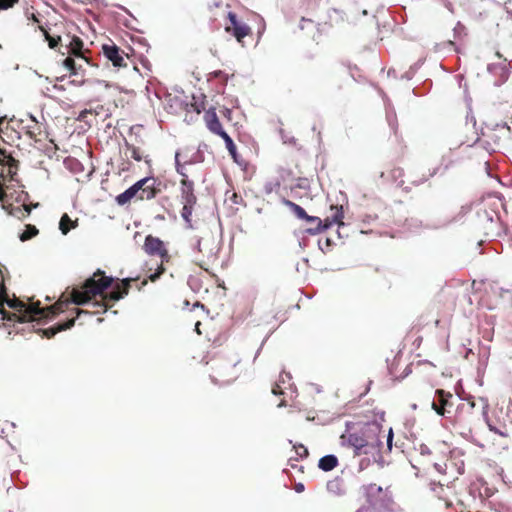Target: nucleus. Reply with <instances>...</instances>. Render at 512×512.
<instances>
[{"label": "nucleus", "instance_id": "obj_1", "mask_svg": "<svg viewBox=\"0 0 512 512\" xmlns=\"http://www.w3.org/2000/svg\"><path fill=\"white\" fill-rule=\"evenodd\" d=\"M136 281H138V278L129 277L113 285L114 279L106 276L104 271L98 269L90 278L85 280L80 288L72 289L71 302L76 305H84L100 296L101 302H95L94 305L103 307V310L107 311L114 302L128 295L132 283Z\"/></svg>", "mask_w": 512, "mask_h": 512}, {"label": "nucleus", "instance_id": "obj_2", "mask_svg": "<svg viewBox=\"0 0 512 512\" xmlns=\"http://www.w3.org/2000/svg\"><path fill=\"white\" fill-rule=\"evenodd\" d=\"M382 427L376 421L364 423L357 431L342 435L348 444L354 448L356 455L368 454L380 449L383 445L381 436Z\"/></svg>", "mask_w": 512, "mask_h": 512}, {"label": "nucleus", "instance_id": "obj_3", "mask_svg": "<svg viewBox=\"0 0 512 512\" xmlns=\"http://www.w3.org/2000/svg\"><path fill=\"white\" fill-rule=\"evenodd\" d=\"M68 301H58L54 305L41 308L40 302L37 301L35 303L26 304L22 300L16 298L8 299L7 305L14 309L18 314L16 317L17 322L25 323L30 321H35L38 319H52L57 314L63 311V307L67 306Z\"/></svg>", "mask_w": 512, "mask_h": 512}, {"label": "nucleus", "instance_id": "obj_4", "mask_svg": "<svg viewBox=\"0 0 512 512\" xmlns=\"http://www.w3.org/2000/svg\"><path fill=\"white\" fill-rule=\"evenodd\" d=\"M161 192L160 182L154 177H145L116 197L119 205L129 203L135 196L139 200H152Z\"/></svg>", "mask_w": 512, "mask_h": 512}, {"label": "nucleus", "instance_id": "obj_5", "mask_svg": "<svg viewBox=\"0 0 512 512\" xmlns=\"http://www.w3.org/2000/svg\"><path fill=\"white\" fill-rule=\"evenodd\" d=\"M143 250L148 255L159 256L161 263L157 266V269L154 273L149 274L148 277L141 282V285L137 286L138 290H141L143 286L147 285L148 280L151 282L157 281L166 270L164 263H168L171 259V256L169 255L164 242L158 237H154L152 235L146 236L143 244Z\"/></svg>", "mask_w": 512, "mask_h": 512}, {"label": "nucleus", "instance_id": "obj_6", "mask_svg": "<svg viewBox=\"0 0 512 512\" xmlns=\"http://www.w3.org/2000/svg\"><path fill=\"white\" fill-rule=\"evenodd\" d=\"M197 248L203 256V259L199 262L201 268H204V264L215 261L220 251L219 242L212 235L201 237L198 240Z\"/></svg>", "mask_w": 512, "mask_h": 512}, {"label": "nucleus", "instance_id": "obj_7", "mask_svg": "<svg viewBox=\"0 0 512 512\" xmlns=\"http://www.w3.org/2000/svg\"><path fill=\"white\" fill-rule=\"evenodd\" d=\"M239 362L232 363L230 361H223L214 369L212 378L215 382L221 384H229L235 381L241 374V370L237 368Z\"/></svg>", "mask_w": 512, "mask_h": 512}, {"label": "nucleus", "instance_id": "obj_8", "mask_svg": "<svg viewBox=\"0 0 512 512\" xmlns=\"http://www.w3.org/2000/svg\"><path fill=\"white\" fill-rule=\"evenodd\" d=\"M228 22L225 23V32L232 35L239 43L243 45V39L252 33L251 28L240 21L234 12L227 13Z\"/></svg>", "mask_w": 512, "mask_h": 512}, {"label": "nucleus", "instance_id": "obj_9", "mask_svg": "<svg viewBox=\"0 0 512 512\" xmlns=\"http://www.w3.org/2000/svg\"><path fill=\"white\" fill-rule=\"evenodd\" d=\"M437 400H433L431 407L432 409L440 416H445L451 412V408L453 406L452 403V394L450 392H446L443 389L436 390Z\"/></svg>", "mask_w": 512, "mask_h": 512}, {"label": "nucleus", "instance_id": "obj_10", "mask_svg": "<svg viewBox=\"0 0 512 512\" xmlns=\"http://www.w3.org/2000/svg\"><path fill=\"white\" fill-rule=\"evenodd\" d=\"M184 166L178 164V173L182 176L180 181V192L182 203H196L197 198L194 194V183L188 179V174L184 172Z\"/></svg>", "mask_w": 512, "mask_h": 512}, {"label": "nucleus", "instance_id": "obj_11", "mask_svg": "<svg viewBox=\"0 0 512 512\" xmlns=\"http://www.w3.org/2000/svg\"><path fill=\"white\" fill-rule=\"evenodd\" d=\"M103 55L112 62L114 67L122 68L127 66L124 58V52L115 44H104L102 46Z\"/></svg>", "mask_w": 512, "mask_h": 512}, {"label": "nucleus", "instance_id": "obj_12", "mask_svg": "<svg viewBox=\"0 0 512 512\" xmlns=\"http://www.w3.org/2000/svg\"><path fill=\"white\" fill-rule=\"evenodd\" d=\"M26 135L35 142H41L47 138L45 126L31 117L24 127Z\"/></svg>", "mask_w": 512, "mask_h": 512}, {"label": "nucleus", "instance_id": "obj_13", "mask_svg": "<svg viewBox=\"0 0 512 512\" xmlns=\"http://www.w3.org/2000/svg\"><path fill=\"white\" fill-rule=\"evenodd\" d=\"M18 168V161L11 155H4L0 158V177L2 178H13Z\"/></svg>", "mask_w": 512, "mask_h": 512}, {"label": "nucleus", "instance_id": "obj_14", "mask_svg": "<svg viewBox=\"0 0 512 512\" xmlns=\"http://www.w3.org/2000/svg\"><path fill=\"white\" fill-rule=\"evenodd\" d=\"M204 121L208 130L217 136L225 131L216 114L215 108H210L205 112Z\"/></svg>", "mask_w": 512, "mask_h": 512}, {"label": "nucleus", "instance_id": "obj_15", "mask_svg": "<svg viewBox=\"0 0 512 512\" xmlns=\"http://www.w3.org/2000/svg\"><path fill=\"white\" fill-rule=\"evenodd\" d=\"M75 324V318H71L67 320L64 323H59L54 327H50L47 329H38L36 332L42 337V338H52L54 337L58 332L70 329Z\"/></svg>", "mask_w": 512, "mask_h": 512}, {"label": "nucleus", "instance_id": "obj_16", "mask_svg": "<svg viewBox=\"0 0 512 512\" xmlns=\"http://www.w3.org/2000/svg\"><path fill=\"white\" fill-rule=\"evenodd\" d=\"M83 47L84 43L82 39L78 36H73L68 45V53L74 55L75 57L81 58L88 64V59L83 55Z\"/></svg>", "mask_w": 512, "mask_h": 512}, {"label": "nucleus", "instance_id": "obj_17", "mask_svg": "<svg viewBox=\"0 0 512 512\" xmlns=\"http://www.w3.org/2000/svg\"><path fill=\"white\" fill-rule=\"evenodd\" d=\"M332 210H335L334 215L327 217L322 221V231L330 228L333 224L343 225L342 219L344 217L342 206H331Z\"/></svg>", "mask_w": 512, "mask_h": 512}, {"label": "nucleus", "instance_id": "obj_18", "mask_svg": "<svg viewBox=\"0 0 512 512\" xmlns=\"http://www.w3.org/2000/svg\"><path fill=\"white\" fill-rule=\"evenodd\" d=\"M338 465V459L334 455H326L319 460V468L323 471H331Z\"/></svg>", "mask_w": 512, "mask_h": 512}, {"label": "nucleus", "instance_id": "obj_19", "mask_svg": "<svg viewBox=\"0 0 512 512\" xmlns=\"http://www.w3.org/2000/svg\"><path fill=\"white\" fill-rule=\"evenodd\" d=\"M78 225V220H72L68 214H63L61 219H60V222H59V229L61 230L62 234L66 235L68 234V232L73 229V228H76Z\"/></svg>", "mask_w": 512, "mask_h": 512}, {"label": "nucleus", "instance_id": "obj_20", "mask_svg": "<svg viewBox=\"0 0 512 512\" xmlns=\"http://www.w3.org/2000/svg\"><path fill=\"white\" fill-rule=\"evenodd\" d=\"M126 149L127 151L130 153V157L133 158L135 161H141L144 159V161L147 163V164H150L151 160L148 159V156H144L143 155V152L141 151V149L139 147H136L132 144H129L126 142Z\"/></svg>", "mask_w": 512, "mask_h": 512}, {"label": "nucleus", "instance_id": "obj_21", "mask_svg": "<svg viewBox=\"0 0 512 512\" xmlns=\"http://www.w3.org/2000/svg\"><path fill=\"white\" fill-rule=\"evenodd\" d=\"M282 203L286 207H288L295 214V216L297 218L305 220V218L307 217L308 214L306 213V211L298 204H296L288 199H285V198L282 200Z\"/></svg>", "mask_w": 512, "mask_h": 512}, {"label": "nucleus", "instance_id": "obj_22", "mask_svg": "<svg viewBox=\"0 0 512 512\" xmlns=\"http://www.w3.org/2000/svg\"><path fill=\"white\" fill-rule=\"evenodd\" d=\"M218 136L224 140L229 154L235 161H237V148H236V145L234 144L232 138L226 133V131L222 132Z\"/></svg>", "mask_w": 512, "mask_h": 512}, {"label": "nucleus", "instance_id": "obj_23", "mask_svg": "<svg viewBox=\"0 0 512 512\" xmlns=\"http://www.w3.org/2000/svg\"><path fill=\"white\" fill-rule=\"evenodd\" d=\"M305 221L316 224V227L307 229V233L310 235H315L322 232V220L319 217L307 215Z\"/></svg>", "mask_w": 512, "mask_h": 512}, {"label": "nucleus", "instance_id": "obj_24", "mask_svg": "<svg viewBox=\"0 0 512 512\" xmlns=\"http://www.w3.org/2000/svg\"><path fill=\"white\" fill-rule=\"evenodd\" d=\"M64 67L70 71L71 75H78L79 71L82 70V65L77 64L75 60L71 57H67L63 61Z\"/></svg>", "mask_w": 512, "mask_h": 512}, {"label": "nucleus", "instance_id": "obj_25", "mask_svg": "<svg viewBox=\"0 0 512 512\" xmlns=\"http://www.w3.org/2000/svg\"><path fill=\"white\" fill-rule=\"evenodd\" d=\"M41 31L43 32V35L45 37V40L48 42V45L51 49L56 48L59 43L61 42L60 36H52L48 30H46L44 27H40Z\"/></svg>", "mask_w": 512, "mask_h": 512}, {"label": "nucleus", "instance_id": "obj_26", "mask_svg": "<svg viewBox=\"0 0 512 512\" xmlns=\"http://www.w3.org/2000/svg\"><path fill=\"white\" fill-rule=\"evenodd\" d=\"M38 232V229L34 225L28 224L24 232L20 235V240L23 242L27 241L36 236Z\"/></svg>", "mask_w": 512, "mask_h": 512}, {"label": "nucleus", "instance_id": "obj_27", "mask_svg": "<svg viewBox=\"0 0 512 512\" xmlns=\"http://www.w3.org/2000/svg\"><path fill=\"white\" fill-rule=\"evenodd\" d=\"M195 204L196 203H183L181 215H182L183 219L188 223L191 222L192 211H193Z\"/></svg>", "mask_w": 512, "mask_h": 512}, {"label": "nucleus", "instance_id": "obj_28", "mask_svg": "<svg viewBox=\"0 0 512 512\" xmlns=\"http://www.w3.org/2000/svg\"><path fill=\"white\" fill-rule=\"evenodd\" d=\"M0 315L2 316V320L7 321H17L16 317H18L17 313H11L5 310L4 306L0 307Z\"/></svg>", "mask_w": 512, "mask_h": 512}, {"label": "nucleus", "instance_id": "obj_29", "mask_svg": "<svg viewBox=\"0 0 512 512\" xmlns=\"http://www.w3.org/2000/svg\"><path fill=\"white\" fill-rule=\"evenodd\" d=\"M180 157H181V154H180L179 152H177V153L175 154V166H176V171L178 172V164H179L180 166H184V168H183V169H184V172H186V173L188 174V167H189V166H191V162H189V161H187V160H185V161H183V162H182V161H181V159H180Z\"/></svg>", "mask_w": 512, "mask_h": 512}, {"label": "nucleus", "instance_id": "obj_30", "mask_svg": "<svg viewBox=\"0 0 512 512\" xmlns=\"http://www.w3.org/2000/svg\"><path fill=\"white\" fill-rule=\"evenodd\" d=\"M332 244V240L328 237H326L324 240H319V247L323 252L330 251Z\"/></svg>", "mask_w": 512, "mask_h": 512}, {"label": "nucleus", "instance_id": "obj_31", "mask_svg": "<svg viewBox=\"0 0 512 512\" xmlns=\"http://www.w3.org/2000/svg\"><path fill=\"white\" fill-rule=\"evenodd\" d=\"M19 0H0V10H6L13 7Z\"/></svg>", "mask_w": 512, "mask_h": 512}, {"label": "nucleus", "instance_id": "obj_32", "mask_svg": "<svg viewBox=\"0 0 512 512\" xmlns=\"http://www.w3.org/2000/svg\"><path fill=\"white\" fill-rule=\"evenodd\" d=\"M8 299L7 288L6 286H2L0 288V307L4 306V304H7Z\"/></svg>", "mask_w": 512, "mask_h": 512}, {"label": "nucleus", "instance_id": "obj_33", "mask_svg": "<svg viewBox=\"0 0 512 512\" xmlns=\"http://www.w3.org/2000/svg\"><path fill=\"white\" fill-rule=\"evenodd\" d=\"M314 21L310 18L302 17L300 20L299 27L301 30H303L307 25H313Z\"/></svg>", "mask_w": 512, "mask_h": 512}, {"label": "nucleus", "instance_id": "obj_34", "mask_svg": "<svg viewBox=\"0 0 512 512\" xmlns=\"http://www.w3.org/2000/svg\"><path fill=\"white\" fill-rule=\"evenodd\" d=\"M421 455L428 456L431 455V450L426 444H420L418 448Z\"/></svg>", "mask_w": 512, "mask_h": 512}, {"label": "nucleus", "instance_id": "obj_35", "mask_svg": "<svg viewBox=\"0 0 512 512\" xmlns=\"http://www.w3.org/2000/svg\"><path fill=\"white\" fill-rule=\"evenodd\" d=\"M272 393L274 395H282L283 394V390L281 389V386L279 383H275L272 387Z\"/></svg>", "mask_w": 512, "mask_h": 512}, {"label": "nucleus", "instance_id": "obj_36", "mask_svg": "<svg viewBox=\"0 0 512 512\" xmlns=\"http://www.w3.org/2000/svg\"><path fill=\"white\" fill-rule=\"evenodd\" d=\"M296 452L298 455H300L301 457L303 456H308V450L305 446L303 445H300L297 449H296Z\"/></svg>", "mask_w": 512, "mask_h": 512}, {"label": "nucleus", "instance_id": "obj_37", "mask_svg": "<svg viewBox=\"0 0 512 512\" xmlns=\"http://www.w3.org/2000/svg\"><path fill=\"white\" fill-rule=\"evenodd\" d=\"M489 429H490V431H492V432H494L495 434H498V435H500V436H502V437H507V436H508V434H507V433H505V432H503V431L499 430L498 428H496V427H494V426H492V425H489Z\"/></svg>", "mask_w": 512, "mask_h": 512}, {"label": "nucleus", "instance_id": "obj_38", "mask_svg": "<svg viewBox=\"0 0 512 512\" xmlns=\"http://www.w3.org/2000/svg\"><path fill=\"white\" fill-rule=\"evenodd\" d=\"M90 113H91V111L87 110V109L81 111L79 116H78V120H80V121L85 120L87 115L90 114Z\"/></svg>", "mask_w": 512, "mask_h": 512}, {"label": "nucleus", "instance_id": "obj_39", "mask_svg": "<svg viewBox=\"0 0 512 512\" xmlns=\"http://www.w3.org/2000/svg\"><path fill=\"white\" fill-rule=\"evenodd\" d=\"M392 440H393V432H392V429H389V433L387 435V445H388L389 449H391V447H392Z\"/></svg>", "mask_w": 512, "mask_h": 512}, {"label": "nucleus", "instance_id": "obj_40", "mask_svg": "<svg viewBox=\"0 0 512 512\" xmlns=\"http://www.w3.org/2000/svg\"><path fill=\"white\" fill-rule=\"evenodd\" d=\"M221 113L223 114V116H225L226 118L228 119H231V110L228 109V108H224Z\"/></svg>", "mask_w": 512, "mask_h": 512}, {"label": "nucleus", "instance_id": "obj_41", "mask_svg": "<svg viewBox=\"0 0 512 512\" xmlns=\"http://www.w3.org/2000/svg\"><path fill=\"white\" fill-rule=\"evenodd\" d=\"M23 208H24V210H25V214H23V216H24V217H26V216L30 215V213H31V207H30V206H28V205H24V206H23Z\"/></svg>", "mask_w": 512, "mask_h": 512}, {"label": "nucleus", "instance_id": "obj_42", "mask_svg": "<svg viewBox=\"0 0 512 512\" xmlns=\"http://www.w3.org/2000/svg\"><path fill=\"white\" fill-rule=\"evenodd\" d=\"M295 490H296L298 493H300V492L304 491V485H303L302 483H298V484H296V486H295Z\"/></svg>", "mask_w": 512, "mask_h": 512}, {"label": "nucleus", "instance_id": "obj_43", "mask_svg": "<svg viewBox=\"0 0 512 512\" xmlns=\"http://www.w3.org/2000/svg\"><path fill=\"white\" fill-rule=\"evenodd\" d=\"M76 314H77V317H79L81 314H88V311L77 308L76 309Z\"/></svg>", "mask_w": 512, "mask_h": 512}, {"label": "nucleus", "instance_id": "obj_44", "mask_svg": "<svg viewBox=\"0 0 512 512\" xmlns=\"http://www.w3.org/2000/svg\"><path fill=\"white\" fill-rule=\"evenodd\" d=\"M238 198H239V196L236 193H234L232 195V200H233L234 203H238Z\"/></svg>", "mask_w": 512, "mask_h": 512}, {"label": "nucleus", "instance_id": "obj_45", "mask_svg": "<svg viewBox=\"0 0 512 512\" xmlns=\"http://www.w3.org/2000/svg\"><path fill=\"white\" fill-rule=\"evenodd\" d=\"M200 325H201V323H200L199 321H198V322L196 323V325H195V330H196V332H197L199 335L201 334V332H200V330H199V326H200Z\"/></svg>", "mask_w": 512, "mask_h": 512}, {"label": "nucleus", "instance_id": "obj_46", "mask_svg": "<svg viewBox=\"0 0 512 512\" xmlns=\"http://www.w3.org/2000/svg\"><path fill=\"white\" fill-rule=\"evenodd\" d=\"M4 155H7V154H6L4 151H2V150L0 149V158H3V157H4Z\"/></svg>", "mask_w": 512, "mask_h": 512}, {"label": "nucleus", "instance_id": "obj_47", "mask_svg": "<svg viewBox=\"0 0 512 512\" xmlns=\"http://www.w3.org/2000/svg\"><path fill=\"white\" fill-rule=\"evenodd\" d=\"M318 4H319V0H315V8L318 7Z\"/></svg>", "mask_w": 512, "mask_h": 512}, {"label": "nucleus", "instance_id": "obj_48", "mask_svg": "<svg viewBox=\"0 0 512 512\" xmlns=\"http://www.w3.org/2000/svg\"><path fill=\"white\" fill-rule=\"evenodd\" d=\"M2 286H5V285H4V283H3V282H0V288H1Z\"/></svg>", "mask_w": 512, "mask_h": 512}]
</instances>
